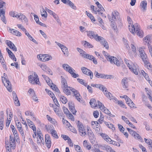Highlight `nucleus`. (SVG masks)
Here are the masks:
<instances>
[{"mask_svg":"<svg viewBox=\"0 0 152 152\" xmlns=\"http://www.w3.org/2000/svg\"><path fill=\"white\" fill-rule=\"evenodd\" d=\"M119 13L116 11H114L113 12H112L111 15L110 16L109 15H108V19L112 23L111 26L113 28L114 30L117 29V26L114 22V21L116 20V17L118 15Z\"/></svg>","mask_w":152,"mask_h":152,"instance_id":"1","label":"nucleus"},{"mask_svg":"<svg viewBox=\"0 0 152 152\" xmlns=\"http://www.w3.org/2000/svg\"><path fill=\"white\" fill-rule=\"evenodd\" d=\"M77 127L80 135L83 136H85L86 134V133L84 127L82 123L79 121H78Z\"/></svg>","mask_w":152,"mask_h":152,"instance_id":"2","label":"nucleus"},{"mask_svg":"<svg viewBox=\"0 0 152 152\" xmlns=\"http://www.w3.org/2000/svg\"><path fill=\"white\" fill-rule=\"evenodd\" d=\"M37 58L42 61H48L52 58V57L48 54H40L37 55Z\"/></svg>","mask_w":152,"mask_h":152,"instance_id":"3","label":"nucleus"},{"mask_svg":"<svg viewBox=\"0 0 152 152\" xmlns=\"http://www.w3.org/2000/svg\"><path fill=\"white\" fill-rule=\"evenodd\" d=\"M81 70L82 72L87 75L89 76L90 78L92 79L93 77V74L92 72L90 69L85 67H82Z\"/></svg>","mask_w":152,"mask_h":152,"instance_id":"4","label":"nucleus"},{"mask_svg":"<svg viewBox=\"0 0 152 152\" xmlns=\"http://www.w3.org/2000/svg\"><path fill=\"white\" fill-rule=\"evenodd\" d=\"M129 26L130 31L133 34H135L136 31H138V30H140L139 26L137 23H135L134 25H132L131 26L129 25Z\"/></svg>","mask_w":152,"mask_h":152,"instance_id":"5","label":"nucleus"},{"mask_svg":"<svg viewBox=\"0 0 152 152\" xmlns=\"http://www.w3.org/2000/svg\"><path fill=\"white\" fill-rule=\"evenodd\" d=\"M107 60L110 61L111 63H114L117 66H120V63L119 61L114 56H108V59Z\"/></svg>","mask_w":152,"mask_h":152,"instance_id":"6","label":"nucleus"},{"mask_svg":"<svg viewBox=\"0 0 152 152\" xmlns=\"http://www.w3.org/2000/svg\"><path fill=\"white\" fill-rule=\"evenodd\" d=\"M139 51L140 53V57L141 58L143 61L146 62L147 60H148L146 54L145 53L144 51L142 48L139 49Z\"/></svg>","mask_w":152,"mask_h":152,"instance_id":"7","label":"nucleus"},{"mask_svg":"<svg viewBox=\"0 0 152 152\" xmlns=\"http://www.w3.org/2000/svg\"><path fill=\"white\" fill-rule=\"evenodd\" d=\"M4 79L6 80V82L5 83H4V86L6 87L7 90L10 92L12 91L11 85L10 82V81L6 79V77L7 75L6 74L4 73Z\"/></svg>","mask_w":152,"mask_h":152,"instance_id":"8","label":"nucleus"},{"mask_svg":"<svg viewBox=\"0 0 152 152\" xmlns=\"http://www.w3.org/2000/svg\"><path fill=\"white\" fill-rule=\"evenodd\" d=\"M127 65L130 70L134 74L136 75L138 74L137 70V69L136 67L134 64H132V63L131 62V63L127 64Z\"/></svg>","mask_w":152,"mask_h":152,"instance_id":"9","label":"nucleus"},{"mask_svg":"<svg viewBox=\"0 0 152 152\" xmlns=\"http://www.w3.org/2000/svg\"><path fill=\"white\" fill-rule=\"evenodd\" d=\"M87 32V34L88 36L90 38L91 37H93L94 38H102L100 36H98L97 34H96L94 32L92 31H86Z\"/></svg>","mask_w":152,"mask_h":152,"instance_id":"10","label":"nucleus"},{"mask_svg":"<svg viewBox=\"0 0 152 152\" xmlns=\"http://www.w3.org/2000/svg\"><path fill=\"white\" fill-rule=\"evenodd\" d=\"M68 106L70 111L74 114H75L77 111L75 109L74 104L71 101H69L68 103Z\"/></svg>","mask_w":152,"mask_h":152,"instance_id":"11","label":"nucleus"},{"mask_svg":"<svg viewBox=\"0 0 152 152\" xmlns=\"http://www.w3.org/2000/svg\"><path fill=\"white\" fill-rule=\"evenodd\" d=\"M61 83L62 84L61 87L62 88H72V87L68 86L67 85V83L66 80L62 76H61Z\"/></svg>","mask_w":152,"mask_h":152,"instance_id":"12","label":"nucleus"},{"mask_svg":"<svg viewBox=\"0 0 152 152\" xmlns=\"http://www.w3.org/2000/svg\"><path fill=\"white\" fill-rule=\"evenodd\" d=\"M97 41H99L106 49H108L109 48L107 42L104 40V39H95Z\"/></svg>","mask_w":152,"mask_h":152,"instance_id":"13","label":"nucleus"},{"mask_svg":"<svg viewBox=\"0 0 152 152\" xmlns=\"http://www.w3.org/2000/svg\"><path fill=\"white\" fill-rule=\"evenodd\" d=\"M6 43L8 46L13 51H17V49L16 47L12 42L10 41L7 40L6 42Z\"/></svg>","mask_w":152,"mask_h":152,"instance_id":"14","label":"nucleus"},{"mask_svg":"<svg viewBox=\"0 0 152 152\" xmlns=\"http://www.w3.org/2000/svg\"><path fill=\"white\" fill-rule=\"evenodd\" d=\"M147 3L146 1H142L140 3V7L143 11L146 10Z\"/></svg>","mask_w":152,"mask_h":152,"instance_id":"15","label":"nucleus"},{"mask_svg":"<svg viewBox=\"0 0 152 152\" xmlns=\"http://www.w3.org/2000/svg\"><path fill=\"white\" fill-rule=\"evenodd\" d=\"M121 84L124 88H126L128 87V85L127 78L125 77L122 79L121 81Z\"/></svg>","mask_w":152,"mask_h":152,"instance_id":"16","label":"nucleus"},{"mask_svg":"<svg viewBox=\"0 0 152 152\" xmlns=\"http://www.w3.org/2000/svg\"><path fill=\"white\" fill-rule=\"evenodd\" d=\"M126 103L131 107L136 108L134 107V104L133 103L131 100L128 97L125 100Z\"/></svg>","mask_w":152,"mask_h":152,"instance_id":"17","label":"nucleus"},{"mask_svg":"<svg viewBox=\"0 0 152 152\" xmlns=\"http://www.w3.org/2000/svg\"><path fill=\"white\" fill-rule=\"evenodd\" d=\"M34 76L33 78V81H34L33 83V84H34L35 83H36L37 84L39 85L40 83V82L39 81V78H38V76L36 74L35 72H34Z\"/></svg>","mask_w":152,"mask_h":152,"instance_id":"18","label":"nucleus"},{"mask_svg":"<svg viewBox=\"0 0 152 152\" xmlns=\"http://www.w3.org/2000/svg\"><path fill=\"white\" fill-rule=\"evenodd\" d=\"M63 68L67 72H69L73 68L67 64H64L62 65Z\"/></svg>","mask_w":152,"mask_h":152,"instance_id":"19","label":"nucleus"},{"mask_svg":"<svg viewBox=\"0 0 152 152\" xmlns=\"http://www.w3.org/2000/svg\"><path fill=\"white\" fill-rule=\"evenodd\" d=\"M88 135V136L89 139L90 140H92L94 138V135L93 133L89 128H87Z\"/></svg>","mask_w":152,"mask_h":152,"instance_id":"20","label":"nucleus"},{"mask_svg":"<svg viewBox=\"0 0 152 152\" xmlns=\"http://www.w3.org/2000/svg\"><path fill=\"white\" fill-rule=\"evenodd\" d=\"M90 104L92 107H94L97 106V104L96 100L94 99H91Z\"/></svg>","mask_w":152,"mask_h":152,"instance_id":"21","label":"nucleus"},{"mask_svg":"<svg viewBox=\"0 0 152 152\" xmlns=\"http://www.w3.org/2000/svg\"><path fill=\"white\" fill-rule=\"evenodd\" d=\"M104 123L109 128L112 129L113 130H115V127L112 124L105 121H104Z\"/></svg>","mask_w":152,"mask_h":152,"instance_id":"22","label":"nucleus"},{"mask_svg":"<svg viewBox=\"0 0 152 152\" xmlns=\"http://www.w3.org/2000/svg\"><path fill=\"white\" fill-rule=\"evenodd\" d=\"M64 54L66 56H68V51L67 48L64 45L63 47L61 48Z\"/></svg>","mask_w":152,"mask_h":152,"instance_id":"23","label":"nucleus"},{"mask_svg":"<svg viewBox=\"0 0 152 152\" xmlns=\"http://www.w3.org/2000/svg\"><path fill=\"white\" fill-rule=\"evenodd\" d=\"M95 76L97 78H101L104 79V74L99 73L97 71H95L94 73Z\"/></svg>","mask_w":152,"mask_h":152,"instance_id":"24","label":"nucleus"},{"mask_svg":"<svg viewBox=\"0 0 152 152\" xmlns=\"http://www.w3.org/2000/svg\"><path fill=\"white\" fill-rule=\"evenodd\" d=\"M42 17L46 18L47 17L48 14L46 12V10H45L44 8H43L40 11Z\"/></svg>","mask_w":152,"mask_h":152,"instance_id":"25","label":"nucleus"},{"mask_svg":"<svg viewBox=\"0 0 152 152\" xmlns=\"http://www.w3.org/2000/svg\"><path fill=\"white\" fill-rule=\"evenodd\" d=\"M104 94L109 99H113L112 94L108 92L107 90H105L104 92Z\"/></svg>","mask_w":152,"mask_h":152,"instance_id":"26","label":"nucleus"},{"mask_svg":"<svg viewBox=\"0 0 152 152\" xmlns=\"http://www.w3.org/2000/svg\"><path fill=\"white\" fill-rule=\"evenodd\" d=\"M21 17L20 18V20H23L24 22L26 23V25L28 24V19L23 14L20 13Z\"/></svg>","mask_w":152,"mask_h":152,"instance_id":"27","label":"nucleus"},{"mask_svg":"<svg viewBox=\"0 0 152 152\" xmlns=\"http://www.w3.org/2000/svg\"><path fill=\"white\" fill-rule=\"evenodd\" d=\"M83 145L86 147V148L88 150H90L91 148V145L90 144H88L87 142V141L86 140H85L83 142Z\"/></svg>","mask_w":152,"mask_h":152,"instance_id":"28","label":"nucleus"},{"mask_svg":"<svg viewBox=\"0 0 152 152\" xmlns=\"http://www.w3.org/2000/svg\"><path fill=\"white\" fill-rule=\"evenodd\" d=\"M62 90L64 93L66 95H69L71 94L70 90L69 89V88H63Z\"/></svg>","mask_w":152,"mask_h":152,"instance_id":"29","label":"nucleus"},{"mask_svg":"<svg viewBox=\"0 0 152 152\" xmlns=\"http://www.w3.org/2000/svg\"><path fill=\"white\" fill-rule=\"evenodd\" d=\"M123 41L124 44L126 48L129 50L130 49V47L128 45L129 42L126 39H123Z\"/></svg>","mask_w":152,"mask_h":152,"instance_id":"30","label":"nucleus"},{"mask_svg":"<svg viewBox=\"0 0 152 152\" xmlns=\"http://www.w3.org/2000/svg\"><path fill=\"white\" fill-rule=\"evenodd\" d=\"M42 136H41L37 137V143L38 144H41V143H44Z\"/></svg>","mask_w":152,"mask_h":152,"instance_id":"31","label":"nucleus"},{"mask_svg":"<svg viewBox=\"0 0 152 152\" xmlns=\"http://www.w3.org/2000/svg\"><path fill=\"white\" fill-rule=\"evenodd\" d=\"M75 71L73 69L71 70V71H70L69 73H70L72 77L74 78H76L77 77H78L79 75L77 74H76L74 73V72Z\"/></svg>","mask_w":152,"mask_h":152,"instance_id":"32","label":"nucleus"},{"mask_svg":"<svg viewBox=\"0 0 152 152\" xmlns=\"http://www.w3.org/2000/svg\"><path fill=\"white\" fill-rule=\"evenodd\" d=\"M86 13L87 15L88 16L91 20L92 21H95L96 20L94 19V17L93 16V15L91 13L88 12L87 11H86Z\"/></svg>","mask_w":152,"mask_h":152,"instance_id":"33","label":"nucleus"},{"mask_svg":"<svg viewBox=\"0 0 152 152\" xmlns=\"http://www.w3.org/2000/svg\"><path fill=\"white\" fill-rule=\"evenodd\" d=\"M69 89L72 92L73 94H74V96L75 97L77 95V94H79L77 90L72 87L69 88Z\"/></svg>","mask_w":152,"mask_h":152,"instance_id":"34","label":"nucleus"},{"mask_svg":"<svg viewBox=\"0 0 152 152\" xmlns=\"http://www.w3.org/2000/svg\"><path fill=\"white\" fill-rule=\"evenodd\" d=\"M60 100L63 104H66L67 102L66 98L63 96H61L60 97Z\"/></svg>","mask_w":152,"mask_h":152,"instance_id":"35","label":"nucleus"},{"mask_svg":"<svg viewBox=\"0 0 152 152\" xmlns=\"http://www.w3.org/2000/svg\"><path fill=\"white\" fill-rule=\"evenodd\" d=\"M82 43L83 44H84L83 45H84L85 47H88L89 48H92L93 47V46L92 45H91L86 41H83Z\"/></svg>","mask_w":152,"mask_h":152,"instance_id":"36","label":"nucleus"},{"mask_svg":"<svg viewBox=\"0 0 152 152\" xmlns=\"http://www.w3.org/2000/svg\"><path fill=\"white\" fill-rule=\"evenodd\" d=\"M45 90L46 92L48 93L50 96L53 98V99H54V98L55 96L53 93L51 91L48 89H46Z\"/></svg>","mask_w":152,"mask_h":152,"instance_id":"37","label":"nucleus"},{"mask_svg":"<svg viewBox=\"0 0 152 152\" xmlns=\"http://www.w3.org/2000/svg\"><path fill=\"white\" fill-rule=\"evenodd\" d=\"M50 87L53 90L57 92L60 93V91L59 89L55 84H54L53 85H51V86H50Z\"/></svg>","mask_w":152,"mask_h":152,"instance_id":"38","label":"nucleus"},{"mask_svg":"<svg viewBox=\"0 0 152 152\" xmlns=\"http://www.w3.org/2000/svg\"><path fill=\"white\" fill-rule=\"evenodd\" d=\"M135 33H137V35L140 37L142 38L143 37V32L140 30H138V31H136Z\"/></svg>","mask_w":152,"mask_h":152,"instance_id":"39","label":"nucleus"},{"mask_svg":"<svg viewBox=\"0 0 152 152\" xmlns=\"http://www.w3.org/2000/svg\"><path fill=\"white\" fill-rule=\"evenodd\" d=\"M10 145L11 147H13L14 145L15 140L14 138L11 136H10Z\"/></svg>","mask_w":152,"mask_h":152,"instance_id":"40","label":"nucleus"},{"mask_svg":"<svg viewBox=\"0 0 152 152\" xmlns=\"http://www.w3.org/2000/svg\"><path fill=\"white\" fill-rule=\"evenodd\" d=\"M144 140L145 142L147 144H149L150 145L152 149V140L149 139L148 140V139L144 138Z\"/></svg>","mask_w":152,"mask_h":152,"instance_id":"41","label":"nucleus"},{"mask_svg":"<svg viewBox=\"0 0 152 152\" xmlns=\"http://www.w3.org/2000/svg\"><path fill=\"white\" fill-rule=\"evenodd\" d=\"M50 133L51 134L52 136L55 137L56 138H58V136L57 132L55 130H53Z\"/></svg>","mask_w":152,"mask_h":152,"instance_id":"42","label":"nucleus"},{"mask_svg":"<svg viewBox=\"0 0 152 152\" xmlns=\"http://www.w3.org/2000/svg\"><path fill=\"white\" fill-rule=\"evenodd\" d=\"M68 3L67 4L72 9L75 10L76 9V7L74 4L70 0H68Z\"/></svg>","mask_w":152,"mask_h":152,"instance_id":"43","label":"nucleus"},{"mask_svg":"<svg viewBox=\"0 0 152 152\" xmlns=\"http://www.w3.org/2000/svg\"><path fill=\"white\" fill-rule=\"evenodd\" d=\"M19 131L20 134H21L23 139L25 140V134H24V132L22 129V128H20V129H18Z\"/></svg>","mask_w":152,"mask_h":152,"instance_id":"44","label":"nucleus"},{"mask_svg":"<svg viewBox=\"0 0 152 152\" xmlns=\"http://www.w3.org/2000/svg\"><path fill=\"white\" fill-rule=\"evenodd\" d=\"M97 105H98L99 107L101 110H102V109H104V105L99 101H97Z\"/></svg>","mask_w":152,"mask_h":152,"instance_id":"45","label":"nucleus"},{"mask_svg":"<svg viewBox=\"0 0 152 152\" xmlns=\"http://www.w3.org/2000/svg\"><path fill=\"white\" fill-rule=\"evenodd\" d=\"M13 34L18 37H20L21 35V33L16 30L13 31Z\"/></svg>","mask_w":152,"mask_h":152,"instance_id":"46","label":"nucleus"},{"mask_svg":"<svg viewBox=\"0 0 152 152\" xmlns=\"http://www.w3.org/2000/svg\"><path fill=\"white\" fill-rule=\"evenodd\" d=\"M100 117L98 119V121L100 124H102L103 122H104V116L101 113H100Z\"/></svg>","mask_w":152,"mask_h":152,"instance_id":"47","label":"nucleus"},{"mask_svg":"<svg viewBox=\"0 0 152 152\" xmlns=\"http://www.w3.org/2000/svg\"><path fill=\"white\" fill-rule=\"evenodd\" d=\"M75 148L77 152H83L80 147L78 145H75Z\"/></svg>","mask_w":152,"mask_h":152,"instance_id":"48","label":"nucleus"},{"mask_svg":"<svg viewBox=\"0 0 152 152\" xmlns=\"http://www.w3.org/2000/svg\"><path fill=\"white\" fill-rule=\"evenodd\" d=\"M102 110L103 111V112L104 113L106 114H107L108 115H109L110 113V111L109 110H108L105 107H104V109H102Z\"/></svg>","mask_w":152,"mask_h":152,"instance_id":"49","label":"nucleus"},{"mask_svg":"<svg viewBox=\"0 0 152 152\" xmlns=\"http://www.w3.org/2000/svg\"><path fill=\"white\" fill-rule=\"evenodd\" d=\"M29 126L33 130L34 132L35 133L36 131V127L34 124H33V123L31 124H29Z\"/></svg>","mask_w":152,"mask_h":152,"instance_id":"50","label":"nucleus"},{"mask_svg":"<svg viewBox=\"0 0 152 152\" xmlns=\"http://www.w3.org/2000/svg\"><path fill=\"white\" fill-rule=\"evenodd\" d=\"M63 109L64 113L65 114H66V115H68V114L70 113L68 109L64 106L63 107Z\"/></svg>","mask_w":152,"mask_h":152,"instance_id":"51","label":"nucleus"},{"mask_svg":"<svg viewBox=\"0 0 152 152\" xmlns=\"http://www.w3.org/2000/svg\"><path fill=\"white\" fill-rule=\"evenodd\" d=\"M40 66L41 69L45 71H47V70L48 69V68L47 66L45 64H41L40 65Z\"/></svg>","mask_w":152,"mask_h":152,"instance_id":"52","label":"nucleus"},{"mask_svg":"<svg viewBox=\"0 0 152 152\" xmlns=\"http://www.w3.org/2000/svg\"><path fill=\"white\" fill-rule=\"evenodd\" d=\"M114 138L118 142L121 143H123V141L116 134H115L114 136Z\"/></svg>","mask_w":152,"mask_h":152,"instance_id":"53","label":"nucleus"},{"mask_svg":"<svg viewBox=\"0 0 152 152\" xmlns=\"http://www.w3.org/2000/svg\"><path fill=\"white\" fill-rule=\"evenodd\" d=\"M133 136L135 139H138L140 140H141L142 139L141 137L139 135V134L136 133V132L135 133V134H134Z\"/></svg>","mask_w":152,"mask_h":152,"instance_id":"54","label":"nucleus"},{"mask_svg":"<svg viewBox=\"0 0 152 152\" xmlns=\"http://www.w3.org/2000/svg\"><path fill=\"white\" fill-rule=\"evenodd\" d=\"M63 124H65L68 127L70 126V123L67 120L64 119V118L63 120Z\"/></svg>","mask_w":152,"mask_h":152,"instance_id":"55","label":"nucleus"},{"mask_svg":"<svg viewBox=\"0 0 152 152\" xmlns=\"http://www.w3.org/2000/svg\"><path fill=\"white\" fill-rule=\"evenodd\" d=\"M106 137L104 138V140L109 143L111 144L113 140L110 138L108 136H107Z\"/></svg>","mask_w":152,"mask_h":152,"instance_id":"56","label":"nucleus"},{"mask_svg":"<svg viewBox=\"0 0 152 152\" xmlns=\"http://www.w3.org/2000/svg\"><path fill=\"white\" fill-rule=\"evenodd\" d=\"M53 100L55 105L57 106L58 107H59L60 106V105L57 99L55 97L54 99H53Z\"/></svg>","mask_w":152,"mask_h":152,"instance_id":"57","label":"nucleus"},{"mask_svg":"<svg viewBox=\"0 0 152 152\" xmlns=\"http://www.w3.org/2000/svg\"><path fill=\"white\" fill-rule=\"evenodd\" d=\"M47 147L48 148H50L51 146V141L50 140H48V141H45Z\"/></svg>","mask_w":152,"mask_h":152,"instance_id":"58","label":"nucleus"},{"mask_svg":"<svg viewBox=\"0 0 152 152\" xmlns=\"http://www.w3.org/2000/svg\"><path fill=\"white\" fill-rule=\"evenodd\" d=\"M9 15L13 17H15L16 15V12L14 11H10L9 13Z\"/></svg>","mask_w":152,"mask_h":152,"instance_id":"59","label":"nucleus"},{"mask_svg":"<svg viewBox=\"0 0 152 152\" xmlns=\"http://www.w3.org/2000/svg\"><path fill=\"white\" fill-rule=\"evenodd\" d=\"M53 126H45V128L46 130L47 131H49V130H50L51 132L53 130Z\"/></svg>","mask_w":152,"mask_h":152,"instance_id":"60","label":"nucleus"},{"mask_svg":"<svg viewBox=\"0 0 152 152\" xmlns=\"http://www.w3.org/2000/svg\"><path fill=\"white\" fill-rule=\"evenodd\" d=\"M118 126L120 132H123L124 130V128L120 124H118Z\"/></svg>","mask_w":152,"mask_h":152,"instance_id":"61","label":"nucleus"},{"mask_svg":"<svg viewBox=\"0 0 152 152\" xmlns=\"http://www.w3.org/2000/svg\"><path fill=\"white\" fill-rule=\"evenodd\" d=\"M122 119L124 120L127 124H128L129 122L127 118H126L124 116H122Z\"/></svg>","mask_w":152,"mask_h":152,"instance_id":"62","label":"nucleus"},{"mask_svg":"<svg viewBox=\"0 0 152 152\" xmlns=\"http://www.w3.org/2000/svg\"><path fill=\"white\" fill-rule=\"evenodd\" d=\"M118 104H119L120 106L123 108H126V106L125 104H124L123 102L122 101H118Z\"/></svg>","mask_w":152,"mask_h":152,"instance_id":"63","label":"nucleus"},{"mask_svg":"<svg viewBox=\"0 0 152 152\" xmlns=\"http://www.w3.org/2000/svg\"><path fill=\"white\" fill-rule=\"evenodd\" d=\"M93 114L94 117L95 118H96L98 117L99 113L97 111H94L93 112Z\"/></svg>","mask_w":152,"mask_h":152,"instance_id":"64","label":"nucleus"}]
</instances>
